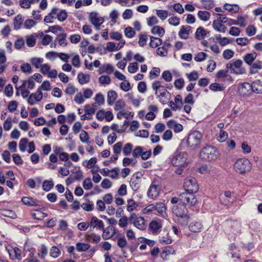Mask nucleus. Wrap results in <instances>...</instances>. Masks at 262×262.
Segmentation results:
<instances>
[{"mask_svg": "<svg viewBox=\"0 0 262 262\" xmlns=\"http://www.w3.org/2000/svg\"><path fill=\"white\" fill-rule=\"evenodd\" d=\"M43 98V94L40 89H37L35 93L30 94L27 102L31 105H34L36 102L40 101Z\"/></svg>", "mask_w": 262, "mask_h": 262, "instance_id": "nucleus-12", "label": "nucleus"}, {"mask_svg": "<svg viewBox=\"0 0 262 262\" xmlns=\"http://www.w3.org/2000/svg\"><path fill=\"white\" fill-rule=\"evenodd\" d=\"M202 138L201 133L197 130L190 134L187 138V146L191 150H194L200 147Z\"/></svg>", "mask_w": 262, "mask_h": 262, "instance_id": "nucleus-4", "label": "nucleus"}, {"mask_svg": "<svg viewBox=\"0 0 262 262\" xmlns=\"http://www.w3.org/2000/svg\"><path fill=\"white\" fill-rule=\"evenodd\" d=\"M23 204L26 206L32 207L38 206V201L31 197L24 196L21 199Z\"/></svg>", "mask_w": 262, "mask_h": 262, "instance_id": "nucleus-24", "label": "nucleus"}, {"mask_svg": "<svg viewBox=\"0 0 262 262\" xmlns=\"http://www.w3.org/2000/svg\"><path fill=\"white\" fill-rule=\"evenodd\" d=\"M209 89L214 92L223 91L225 90V87L217 83H213L209 85Z\"/></svg>", "mask_w": 262, "mask_h": 262, "instance_id": "nucleus-51", "label": "nucleus"}, {"mask_svg": "<svg viewBox=\"0 0 262 262\" xmlns=\"http://www.w3.org/2000/svg\"><path fill=\"white\" fill-rule=\"evenodd\" d=\"M54 186V183L52 181L46 180L42 184V188L45 191H50Z\"/></svg>", "mask_w": 262, "mask_h": 262, "instance_id": "nucleus-57", "label": "nucleus"}, {"mask_svg": "<svg viewBox=\"0 0 262 262\" xmlns=\"http://www.w3.org/2000/svg\"><path fill=\"white\" fill-rule=\"evenodd\" d=\"M119 13L116 10H113L110 14V17L111 19V22L115 24L117 22V19L119 17Z\"/></svg>", "mask_w": 262, "mask_h": 262, "instance_id": "nucleus-60", "label": "nucleus"}, {"mask_svg": "<svg viewBox=\"0 0 262 262\" xmlns=\"http://www.w3.org/2000/svg\"><path fill=\"white\" fill-rule=\"evenodd\" d=\"M43 59L41 58L34 57L31 59V63L37 69L40 68Z\"/></svg>", "mask_w": 262, "mask_h": 262, "instance_id": "nucleus-46", "label": "nucleus"}, {"mask_svg": "<svg viewBox=\"0 0 262 262\" xmlns=\"http://www.w3.org/2000/svg\"><path fill=\"white\" fill-rule=\"evenodd\" d=\"M161 45V47L157 49V53L160 56H166L168 54V50L171 47L169 39H167L165 40Z\"/></svg>", "mask_w": 262, "mask_h": 262, "instance_id": "nucleus-13", "label": "nucleus"}, {"mask_svg": "<svg viewBox=\"0 0 262 262\" xmlns=\"http://www.w3.org/2000/svg\"><path fill=\"white\" fill-rule=\"evenodd\" d=\"M184 188L185 191L194 193L198 191L199 185L195 178L189 177L185 180Z\"/></svg>", "mask_w": 262, "mask_h": 262, "instance_id": "nucleus-8", "label": "nucleus"}, {"mask_svg": "<svg viewBox=\"0 0 262 262\" xmlns=\"http://www.w3.org/2000/svg\"><path fill=\"white\" fill-rule=\"evenodd\" d=\"M60 254V250L56 247H52L50 249V254L53 258H57Z\"/></svg>", "mask_w": 262, "mask_h": 262, "instance_id": "nucleus-64", "label": "nucleus"}, {"mask_svg": "<svg viewBox=\"0 0 262 262\" xmlns=\"http://www.w3.org/2000/svg\"><path fill=\"white\" fill-rule=\"evenodd\" d=\"M58 10L59 9L57 7H53L48 15L45 16L44 21L47 23H52L56 19V15Z\"/></svg>", "mask_w": 262, "mask_h": 262, "instance_id": "nucleus-21", "label": "nucleus"}, {"mask_svg": "<svg viewBox=\"0 0 262 262\" xmlns=\"http://www.w3.org/2000/svg\"><path fill=\"white\" fill-rule=\"evenodd\" d=\"M134 226L141 230H144L146 228L145 219L143 217L138 216L136 213L131 214L129 217Z\"/></svg>", "mask_w": 262, "mask_h": 262, "instance_id": "nucleus-9", "label": "nucleus"}, {"mask_svg": "<svg viewBox=\"0 0 262 262\" xmlns=\"http://www.w3.org/2000/svg\"><path fill=\"white\" fill-rule=\"evenodd\" d=\"M91 228H96L97 230H101L104 227L103 222L96 216H92L90 222Z\"/></svg>", "mask_w": 262, "mask_h": 262, "instance_id": "nucleus-17", "label": "nucleus"}, {"mask_svg": "<svg viewBox=\"0 0 262 262\" xmlns=\"http://www.w3.org/2000/svg\"><path fill=\"white\" fill-rule=\"evenodd\" d=\"M155 210H156L161 216L164 217L166 216V207L163 203L158 202L155 204Z\"/></svg>", "mask_w": 262, "mask_h": 262, "instance_id": "nucleus-23", "label": "nucleus"}, {"mask_svg": "<svg viewBox=\"0 0 262 262\" xmlns=\"http://www.w3.org/2000/svg\"><path fill=\"white\" fill-rule=\"evenodd\" d=\"M168 22L169 24L171 26H178L180 25V18L178 17L173 16L168 19Z\"/></svg>", "mask_w": 262, "mask_h": 262, "instance_id": "nucleus-59", "label": "nucleus"}, {"mask_svg": "<svg viewBox=\"0 0 262 262\" xmlns=\"http://www.w3.org/2000/svg\"><path fill=\"white\" fill-rule=\"evenodd\" d=\"M85 236L88 239H91L95 244L98 243L101 240L100 236L94 233H86Z\"/></svg>", "mask_w": 262, "mask_h": 262, "instance_id": "nucleus-37", "label": "nucleus"}, {"mask_svg": "<svg viewBox=\"0 0 262 262\" xmlns=\"http://www.w3.org/2000/svg\"><path fill=\"white\" fill-rule=\"evenodd\" d=\"M90 248V245L84 243H77L76 245V249L78 252L86 251Z\"/></svg>", "mask_w": 262, "mask_h": 262, "instance_id": "nucleus-40", "label": "nucleus"}, {"mask_svg": "<svg viewBox=\"0 0 262 262\" xmlns=\"http://www.w3.org/2000/svg\"><path fill=\"white\" fill-rule=\"evenodd\" d=\"M28 139L27 138H22L19 143V150L22 151L24 152L26 151V147L27 146V145H28Z\"/></svg>", "mask_w": 262, "mask_h": 262, "instance_id": "nucleus-49", "label": "nucleus"}, {"mask_svg": "<svg viewBox=\"0 0 262 262\" xmlns=\"http://www.w3.org/2000/svg\"><path fill=\"white\" fill-rule=\"evenodd\" d=\"M151 155V150L143 151V148L141 146H137L134 149L133 157L134 158H139L141 156L143 160L148 159Z\"/></svg>", "mask_w": 262, "mask_h": 262, "instance_id": "nucleus-11", "label": "nucleus"}, {"mask_svg": "<svg viewBox=\"0 0 262 262\" xmlns=\"http://www.w3.org/2000/svg\"><path fill=\"white\" fill-rule=\"evenodd\" d=\"M207 31L203 27H199L195 32V38L199 40L202 39L207 35Z\"/></svg>", "mask_w": 262, "mask_h": 262, "instance_id": "nucleus-34", "label": "nucleus"}, {"mask_svg": "<svg viewBox=\"0 0 262 262\" xmlns=\"http://www.w3.org/2000/svg\"><path fill=\"white\" fill-rule=\"evenodd\" d=\"M187 154L185 152L176 155L171 160V164L174 166L185 167L188 163Z\"/></svg>", "mask_w": 262, "mask_h": 262, "instance_id": "nucleus-7", "label": "nucleus"}, {"mask_svg": "<svg viewBox=\"0 0 262 262\" xmlns=\"http://www.w3.org/2000/svg\"><path fill=\"white\" fill-rule=\"evenodd\" d=\"M36 43V39L34 35H28L26 37V43L29 47H34Z\"/></svg>", "mask_w": 262, "mask_h": 262, "instance_id": "nucleus-58", "label": "nucleus"}, {"mask_svg": "<svg viewBox=\"0 0 262 262\" xmlns=\"http://www.w3.org/2000/svg\"><path fill=\"white\" fill-rule=\"evenodd\" d=\"M68 17V13L65 10H62L59 11V10L57 12V14L56 15V18L60 21H64Z\"/></svg>", "mask_w": 262, "mask_h": 262, "instance_id": "nucleus-42", "label": "nucleus"}, {"mask_svg": "<svg viewBox=\"0 0 262 262\" xmlns=\"http://www.w3.org/2000/svg\"><path fill=\"white\" fill-rule=\"evenodd\" d=\"M31 216L34 219L41 220L47 215L39 210H34L31 213Z\"/></svg>", "mask_w": 262, "mask_h": 262, "instance_id": "nucleus-33", "label": "nucleus"}, {"mask_svg": "<svg viewBox=\"0 0 262 262\" xmlns=\"http://www.w3.org/2000/svg\"><path fill=\"white\" fill-rule=\"evenodd\" d=\"M137 207V204L132 199H130L127 201V210L128 212L133 211Z\"/></svg>", "mask_w": 262, "mask_h": 262, "instance_id": "nucleus-48", "label": "nucleus"}, {"mask_svg": "<svg viewBox=\"0 0 262 262\" xmlns=\"http://www.w3.org/2000/svg\"><path fill=\"white\" fill-rule=\"evenodd\" d=\"M180 203L185 206H193L197 203L194 193L184 192L180 194Z\"/></svg>", "mask_w": 262, "mask_h": 262, "instance_id": "nucleus-6", "label": "nucleus"}, {"mask_svg": "<svg viewBox=\"0 0 262 262\" xmlns=\"http://www.w3.org/2000/svg\"><path fill=\"white\" fill-rule=\"evenodd\" d=\"M239 93L243 95H247L252 92V85L248 82L242 83L238 88Z\"/></svg>", "mask_w": 262, "mask_h": 262, "instance_id": "nucleus-19", "label": "nucleus"}, {"mask_svg": "<svg viewBox=\"0 0 262 262\" xmlns=\"http://www.w3.org/2000/svg\"><path fill=\"white\" fill-rule=\"evenodd\" d=\"M156 13L157 16L162 20H165L169 15L168 11L160 9L156 10Z\"/></svg>", "mask_w": 262, "mask_h": 262, "instance_id": "nucleus-41", "label": "nucleus"}, {"mask_svg": "<svg viewBox=\"0 0 262 262\" xmlns=\"http://www.w3.org/2000/svg\"><path fill=\"white\" fill-rule=\"evenodd\" d=\"M172 211L177 217V222L179 224L182 226H186L188 225L190 216L188 214V210L186 208V206L179 203L173 206Z\"/></svg>", "mask_w": 262, "mask_h": 262, "instance_id": "nucleus-1", "label": "nucleus"}, {"mask_svg": "<svg viewBox=\"0 0 262 262\" xmlns=\"http://www.w3.org/2000/svg\"><path fill=\"white\" fill-rule=\"evenodd\" d=\"M191 27L189 26H183L181 27L178 33L179 36L183 39H187L189 37V32L191 30Z\"/></svg>", "mask_w": 262, "mask_h": 262, "instance_id": "nucleus-20", "label": "nucleus"}, {"mask_svg": "<svg viewBox=\"0 0 262 262\" xmlns=\"http://www.w3.org/2000/svg\"><path fill=\"white\" fill-rule=\"evenodd\" d=\"M228 137V135L226 132L223 130H220L217 139L220 142H223L227 140Z\"/></svg>", "mask_w": 262, "mask_h": 262, "instance_id": "nucleus-53", "label": "nucleus"}, {"mask_svg": "<svg viewBox=\"0 0 262 262\" xmlns=\"http://www.w3.org/2000/svg\"><path fill=\"white\" fill-rule=\"evenodd\" d=\"M23 19L22 15L20 14L17 15L14 20V28L15 30L19 29L23 24Z\"/></svg>", "mask_w": 262, "mask_h": 262, "instance_id": "nucleus-39", "label": "nucleus"}, {"mask_svg": "<svg viewBox=\"0 0 262 262\" xmlns=\"http://www.w3.org/2000/svg\"><path fill=\"white\" fill-rule=\"evenodd\" d=\"M80 140L81 142L84 143H88L89 142L90 136L88 133L82 130L79 136Z\"/></svg>", "mask_w": 262, "mask_h": 262, "instance_id": "nucleus-50", "label": "nucleus"}, {"mask_svg": "<svg viewBox=\"0 0 262 262\" xmlns=\"http://www.w3.org/2000/svg\"><path fill=\"white\" fill-rule=\"evenodd\" d=\"M140 182L137 178L131 179L130 181V186L133 191H136L138 190L140 187Z\"/></svg>", "mask_w": 262, "mask_h": 262, "instance_id": "nucleus-45", "label": "nucleus"}, {"mask_svg": "<svg viewBox=\"0 0 262 262\" xmlns=\"http://www.w3.org/2000/svg\"><path fill=\"white\" fill-rule=\"evenodd\" d=\"M66 38L67 34L64 33H62L58 35L56 38V40L58 42V43L60 46L64 47L67 46L68 44Z\"/></svg>", "mask_w": 262, "mask_h": 262, "instance_id": "nucleus-32", "label": "nucleus"}, {"mask_svg": "<svg viewBox=\"0 0 262 262\" xmlns=\"http://www.w3.org/2000/svg\"><path fill=\"white\" fill-rule=\"evenodd\" d=\"M151 32L154 34L158 35L160 37H162L165 33V30L162 27L155 26L151 29Z\"/></svg>", "mask_w": 262, "mask_h": 262, "instance_id": "nucleus-38", "label": "nucleus"}, {"mask_svg": "<svg viewBox=\"0 0 262 262\" xmlns=\"http://www.w3.org/2000/svg\"><path fill=\"white\" fill-rule=\"evenodd\" d=\"M252 92L257 94L262 93V81L255 80L251 84Z\"/></svg>", "mask_w": 262, "mask_h": 262, "instance_id": "nucleus-27", "label": "nucleus"}, {"mask_svg": "<svg viewBox=\"0 0 262 262\" xmlns=\"http://www.w3.org/2000/svg\"><path fill=\"white\" fill-rule=\"evenodd\" d=\"M128 220L126 216H123L121 217L118 221V225L122 228H125L128 225Z\"/></svg>", "mask_w": 262, "mask_h": 262, "instance_id": "nucleus-47", "label": "nucleus"}, {"mask_svg": "<svg viewBox=\"0 0 262 262\" xmlns=\"http://www.w3.org/2000/svg\"><path fill=\"white\" fill-rule=\"evenodd\" d=\"M123 143L122 142H118L113 146V152L115 155H120L122 151Z\"/></svg>", "mask_w": 262, "mask_h": 262, "instance_id": "nucleus-43", "label": "nucleus"}, {"mask_svg": "<svg viewBox=\"0 0 262 262\" xmlns=\"http://www.w3.org/2000/svg\"><path fill=\"white\" fill-rule=\"evenodd\" d=\"M82 186L85 190H88L91 189L93 186L91 179L90 178L85 179L83 181Z\"/></svg>", "mask_w": 262, "mask_h": 262, "instance_id": "nucleus-56", "label": "nucleus"}, {"mask_svg": "<svg viewBox=\"0 0 262 262\" xmlns=\"http://www.w3.org/2000/svg\"><path fill=\"white\" fill-rule=\"evenodd\" d=\"M89 18L91 23L97 30L100 29L99 27L104 21L102 17L98 16L97 13L95 12L91 13L90 15Z\"/></svg>", "mask_w": 262, "mask_h": 262, "instance_id": "nucleus-14", "label": "nucleus"}, {"mask_svg": "<svg viewBox=\"0 0 262 262\" xmlns=\"http://www.w3.org/2000/svg\"><path fill=\"white\" fill-rule=\"evenodd\" d=\"M133 145L132 143H127L123 145L122 152L124 156H128L133 154Z\"/></svg>", "mask_w": 262, "mask_h": 262, "instance_id": "nucleus-29", "label": "nucleus"}, {"mask_svg": "<svg viewBox=\"0 0 262 262\" xmlns=\"http://www.w3.org/2000/svg\"><path fill=\"white\" fill-rule=\"evenodd\" d=\"M166 125L168 127L173 129L174 132L176 133H180L183 129L182 125L178 123L173 119L168 121L166 123Z\"/></svg>", "mask_w": 262, "mask_h": 262, "instance_id": "nucleus-18", "label": "nucleus"}, {"mask_svg": "<svg viewBox=\"0 0 262 262\" xmlns=\"http://www.w3.org/2000/svg\"><path fill=\"white\" fill-rule=\"evenodd\" d=\"M224 7L225 10L232 12H237L239 9L238 6L237 5L226 4Z\"/></svg>", "mask_w": 262, "mask_h": 262, "instance_id": "nucleus-52", "label": "nucleus"}, {"mask_svg": "<svg viewBox=\"0 0 262 262\" xmlns=\"http://www.w3.org/2000/svg\"><path fill=\"white\" fill-rule=\"evenodd\" d=\"M219 157V152L217 149L211 145H207L203 147L199 153L200 159L205 162L215 161Z\"/></svg>", "mask_w": 262, "mask_h": 262, "instance_id": "nucleus-2", "label": "nucleus"}, {"mask_svg": "<svg viewBox=\"0 0 262 262\" xmlns=\"http://www.w3.org/2000/svg\"><path fill=\"white\" fill-rule=\"evenodd\" d=\"M110 37L113 39L116 40H119L120 42L118 45L121 44V47H123L125 43V41L124 39H122V35L118 32H112L110 34Z\"/></svg>", "mask_w": 262, "mask_h": 262, "instance_id": "nucleus-26", "label": "nucleus"}, {"mask_svg": "<svg viewBox=\"0 0 262 262\" xmlns=\"http://www.w3.org/2000/svg\"><path fill=\"white\" fill-rule=\"evenodd\" d=\"M117 94L114 91H110L107 93V101L109 105H112L117 98Z\"/></svg>", "mask_w": 262, "mask_h": 262, "instance_id": "nucleus-30", "label": "nucleus"}, {"mask_svg": "<svg viewBox=\"0 0 262 262\" xmlns=\"http://www.w3.org/2000/svg\"><path fill=\"white\" fill-rule=\"evenodd\" d=\"M249 70V73L253 74L257 73L259 70L262 69V61L259 60H256L254 63H252Z\"/></svg>", "mask_w": 262, "mask_h": 262, "instance_id": "nucleus-25", "label": "nucleus"}, {"mask_svg": "<svg viewBox=\"0 0 262 262\" xmlns=\"http://www.w3.org/2000/svg\"><path fill=\"white\" fill-rule=\"evenodd\" d=\"M103 231L102 237L104 239H108L112 237L116 234V230L114 227L109 226L101 230Z\"/></svg>", "mask_w": 262, "mask_h": 262, "instance_id": "nucleus-16", "label": "nucleus"}, {"mask_svg": "<svg viewBox=\"0 0 262 262\" xmlns=\"http://www.w3.org/2000/svg\"><path fill=\"white\" fill-rule=\"evenodd\" d=\"M161 191V186L158 181H153L148 190L147 195L154 199L158 197Z\"/></svg>", "mask_w": 262, "mask_h": 262, "instance_id": "nucleus-10", "label": "nucleus"}, {"mask_svg": "<svg viewBox=\"0 0 262 262\" xmlns=\"http://www.w3.org/2000/svg\"><path fill=\"white\" fill-rule=\"evenodd\" d=\"M150 40L149 46L152 48H156L162 43V40L160 38L151 36Z\"/></svg>", "mask_w": 262, "mask_h": 262, "instance_id": "nucleus-35", "label": "nucleus"}, {"mask_svg": "<svg viewBox=\"0 0 262 262\" xmlns=\"http://www.w3.org/2000/svg\"><path fill=\"white\" fill-rule=\"evenodd\" d=\"M21 71L26 74H29L32 73V68L30 64L28 63H23L20 66Z\"/></svg>", "mask_w": 262, "mask_h": 262, "instance_id": "nucleus-55", "label": "nucleus"}, {"mask_svg": "<svg viewBox=\"0 0 262 262\" xmlns=\"http://www.w3.org/2000/svg\"><path fill=\"white\" fill-rule=\"evenodd\" d=\"M251 163L246 158H240L236 160L233 165L234 171L240 174H244L250 171Z\"/></svg>", "mask_w": 262, "mask_h": 262, "instance_id": "nucleus-3", "label": "nucleus"}, {"mask_svg": "<svg viewBox=\"0 0 262 262\" xmlns=\"http://www.w3.org/2000/svg\"><path fill=\"white\" fill-rule=\"evenodd\" d=\"M203 225L198 221L192 222L189 225V230L194 233L200 232L202 230Z\"/></svg>", "mask_w": 262, "mask_h": 262, "instance_id": "nucleus-22", "label": "nucleus"}, {"mask_svg": "<svg viewBox=\"0 0 262 262\" xmlns=\"http://www.w3.org/2000/svg\"><path fill=\"white\" fill-rule=\"evenodd\" d=\"M243 62L241 59H237L234 61H230L226 65V69L229 70L230 73L236 75L243 74L246 70L242 67Z\"/></svg>", "mask_w": 262, "mask_h": 262, "instance_id": "nucleus-5", "label": "nucleus"}, {"mask_svg": "<svg viewBox=\"0 0 262 262\" xmlns=\"http://www.w3.org/2000/svg\"><path fill=\"white\" fill-rule=\"evenodd\" d=\"M199 18L203 21H207L210 17V13L206 11H199L198 13Z\"/></svg>", "mask_w": 262, "mask_h": 262, "instance_id": "nucleus-44", "label": "nucleus"}, {"mask_svg": "<svg viewBox=\"0 0 262 262\" xmlns=\"http://www.w3.org/2000/svg\"><path fill=\"white\" fill-rule=\"evenodd\" d=\"M35 2V0H19V4L21 8L29 9L31 5Z\"/></svg>", "mask_w": 262, "mask_h": 262, "instance_id": "nucleus-54", "label": "nucleus"}, {"mask_svg": "<svg viewBox=\"0 0 262 262\" xmlns=\"http://www.w3.org/2000/svg\"><path fill=\"white\" fill-rule=\"evenodd\" d=\"M257 57L255 52L246 54L243 57L244 61L248 65H251Z\"/></svg>", "mask_w": 262, "mask_h": 262, "instance_id": "nucleus-28", "label": "nucleus"}, {"mask_svg": "<svg viewBox=\"0 0 262 262\" xmlns=\"http://www.w3.org/2000/svg\"><path fill=\"white\" fill-rule=\"evenodd\" d=\"M213 28L219 32L225 33L227 30L226 27L219 22V20H214L212 24Z\"/></svg>", "mask_w": 262, "mask_h": 262, "instance_id": "nucleus-31", "label": "nucleus"}, {"mask_svg": "<svg viewBox=\"0 0 262 262\" xmlns=\"http://www.w3.org/2000/svg\"><path fill=\"white\" fill-rule=\"evenodd\" d=\"M99 82L101 84H108L111 82V78L108 76L102 75L99 78Z\"/></svg>", "mask_w": 262, "mask_h": 262, "instance_id": "nucleus-63", "label": "nucleus"}, {"mask_svg": "<svg viewBox=\"0 0 262 262\" xmlns=\"http://www.w3.org/2000/svg\"><path fill=\"white\" fill-rule=\"evenodd\" d=\"M162 224L161 221H151L149 224V229L153 234H158L161 230Z\"/></svg>", "mask_w": 262, "mask_h": 262, "instance_id": "nucleus-15", "label": "nucleus"}, {"mask_svg": "<svg viewBox=\"0 0 262 262\" xmlns=\"http://www.w3.org/2000/svg\"><path fill=\"white\" fill-rule=\"evenodd\" d=\"M136 162H137L132 158L125 157L123 158L122 160V165H123V166L126 167L131 164L135 165L136 164Z\"/></svg>", "mask_w": 262, "mask_h": 262, "instance_id": "nucleus-62", "label": "nucleus"}, {"mask_svg": "<svg viewBox=\"0 0 262 262\" xmlns=\"http://www.w3.org/2000/svg\"><path fill=\"white\" fill-rule=\"evenodd\" d=\"M78 81L81 84H84L89 82L90 80V76L89 74H84L80 73L77 76Z\"/></svg>", "mask_w": 262, "mask_h": 262, "instance_id": "nucleus-36", "label": "nucleus"}, {"mask_svg": "<svg viewBox=\"0 0 262 262\" xmlns=\"http://www.w3.org/2000/svg\"><path fill=\"white\" fill-rule=\"evenodd\" d=\"M211 169V166L209 164H204L199 168V171L202 174L208 173Z\"/></svg>", "mask_w": 262, "mask_h": 262, "instance_id": "nucleus-61", "label": "nucleus"}]
</instances>
